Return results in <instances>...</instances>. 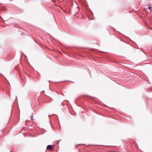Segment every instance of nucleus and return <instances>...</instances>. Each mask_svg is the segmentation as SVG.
<instances>
[{"mask_svg":"<svg viewBox=\"0 0 152 152\" xmlns=\"http://www.w3.org/2000/svg\"><path fill=\"white\" fill-rule=\"evenodd\" d=\"M1 18V16H0V19Z\"/></svg>","mask_w":152,"mask_h":152,"instance_id":"7ed1b4c3","label":"nucleus"},{"mask_svg":"<svg viewBox=\"0 0 152 152\" xmlns=\"http://www.w3.org/2000/svg\"><path fill=\"white\" fill-rule=\"evenodd\" d=\"M47 149L51 151L53 149L52 146L51 145H48L47 146Z\"/></svg>","mask_w":152,"mask_h":152,"instance_id":"f257e3e1","label":"nucleus"},{"mask_svg":"<svg viewBox=\"0 0 152 152\" xmlns=\"http://www.w3.org/2000/svg\"><path fill=\"white\" fill-rule=\"evenodd\" d=\"M148 9L150 10H151L152 8L151 7L149 6L148 7Z\"/></svg>","mask_w":152,"mask_h":152,"instance_id":"f03ea898","label":"nucleus"}]
</instances>
